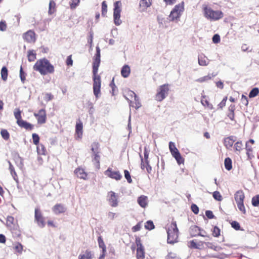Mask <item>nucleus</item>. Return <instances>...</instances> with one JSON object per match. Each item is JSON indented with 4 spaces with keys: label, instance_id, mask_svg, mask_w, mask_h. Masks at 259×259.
I'll return each mask as SVG.
<instances>
[{
    "label": "nucleus",
    "instance_id": "nucleus-15",
    "mask_svg": "<svg viewBox=\"0 0 259 259\" xmlns=\"http://www.w3.org/2000/svg\"><path fill=\"white\" fill-rule=\"evenodd\" d=\"M128 96H129L131 98V99L128 98L127 97H125L126 100L130 101V102H132V100L134 98L135 100V106L133 105V107H135V108L137 109H138L139 107H141V103L139 102V99L138 96L136 94V93L132 91H129L128 92L127 94Z\"/></svg>",
    "mask_w": 259,
    "mask_h": 259
},
{
    "label": "nucleus",
    "instance_id": "nucleus-58",
    "mask_svg": "<svg viewBox=\"0 0 259 259\" xmlns=\"http://www.w3.org/2000/svg\"><path fill=\"white\" fill-rule=\"evenodd\" d=\"M80 0H71L70 2V7L71 9H74L78 6Z\"/></svg>",
    "mask_w": 259,
    "mask_h": 259
},
{
    "label": "nucleus",
    "instance_id": "nucleus-33",
    "mask_svg": "<svg viewBox=\"0 0 259 259\" xmlns=\"http://www.w3.org/2000/svg\"><path fill=\"white\" fill-rule=\"evenodd\" d=\"M232 228H233L236 231H244V229L242 228L239 223L236 221H232L230 222Z\"/></svg>",
    "mask_w": 259,
    "mask_h": 259
},
{
    "label": "nucleus",
    "instance_id": "nucleus-12",
    "mask_svg": "<svg viewBox=\"0 0 259 259\" xmlns=\"http://www.w3.org/2000/svg\"><path fill=\"white\" fill-rule=\"evenodd\" d=\"M104 174L109 178L116 181H119L122 178V175L119 171H114L111 167H108L107 169L104 171Z\"/></svg>",
    "mask_w": 259,
    "mask_h": 259
},
{
    "label": "nucleus",
    "instance_id": "nucleus-34",
    "mask_svg": "<svg viewBox=\"0 0 259 259\" xmlns=\"http://www.w3.org/2000/svg\"><path fill=\"white\" fill-rule=\"evenodd\" d=\"M1 74L2 80H3L4 81L7 80L8 78V70L6 66H4L2 68Z\"/></svg>",
    "mask_w": 259,
    "mask_h": 259
},
{
    "label": "nucleus",
    "instance_id": "nucleus-25",
    "mask_svg": "<svg viewBox=\"0 0 259 259\" xmlns=\"http://www.w3.org/2000/svg\"><path fill=\"white\" fill-rule=\"evenodd\" d=\"M245 196L242 190H240L236 191L234 194V199L236 202H244Z\"/></svg>",
    "mask_w": 259,
    "mask_h": 259
},
{
    "label": "nucleus",
    "instance_id": "nucleus-44",
    "mask_svg": "<svg viewBox=\"0 0 259 259\" xmlns=\"http://www.w3.org/2000/svg\"><path fill=\"white\" fill-rule=\"evenodd\" d=\"M55 6L56 3L53 0H51L49 3V14L52 15L54 13Z\"/></svg>",
    "mask_w": 259,
    "mask_h": 259
},
{
    "label": "nucleus",
    "instance_id": "nucleus-53",
    "mask_svg": "<svg viewBox=\"0 0 259 259\" xmlns=\"http://www.w3.org/2000/svg\"><path fill=\"white\" fill-rule=\"evenodd\" d=\"M127 130L128 131L129 133L128 135V139L130 137V135L132 133V124H131V114H129L128 117V123L127 125Z\"/></svg>",
    "mask_w": 259,
    "mask_h": 259
},
{
    "label": "nucleus",
    "instance_id": "nucleus-42",
    "mask_svg": "<svg viewBox=\"0 0 259 259\" xmlns=\"http://www.w3.org/2000/svg\"><path fill=\"white\" fill-rule=\"evenodd\" d=\"M259 94V89L258 88H253L249 93V97L250 98L256 97Z\"/></svg>",
    "mask_w": 259,
    "mask_h": 259
},
{
    "label": "nucleus",
    "instance_id": "nucleus-55",
    "mask_svg": "<svg viewBox=\"0 0 259 259\" xmlns=\"http://www.w3.org/2000/svg\"><path fill=\"white\" fill-rule=\"evenodd\" d=\"M237 206L240 211H241L243 214L246 213V210L244 205V202H236Z\"/></svg>",
    "mask_w": 259,
    "mask_h": 259
},
{
    "label": "nucleus",
    "instance_id": "nucleus-6",
    "mask_svg": "<svg viewBox=\"0 0 259 259\" xmlns=\"http://www.w3.org/2000/svg\"><path fill=\"white\" fill-rule=\"evenodd\" d=\"M121 3L120 1H116L114 3L113 21L114 23L116 26L120 25L122 23L120 19L121 12Z\"/></svg>",
    "mask_w": 259,
    "mask_h": 259
},
{
    "label": "nucleus",
    "instance_id": "nucleus-23",
    "mask_svg": "<svg viewBox=\"0 0 259 259\" xmlns=\"http://www.w3.org/2000/svg\"><path fill=\"white\" fill-rule=\"evenodd\" d=\"M139 156L141 159V168L143 170L146 168L147 172L150 174L152 171V167L150 165L149 162L144 163L142 155L139 153Z\"/></svg>",
    "mask_w": 259,
    "mask_h": 259
},
{
    "label": "nucleus",
    "instance_id": "nucleus-41",
    "mask_svg": "<svg viewBox=\"0 0 259 259\" xmlns=\"http://www.w3.org/2000/svg\"><path fill=\"white\" fill-rule=\"evenodd\" d=\"M212 235L214 237H218L221 235V229L217 226H213L211 230Z\"/></svg>",
    "mask_w": 259,
    "mask_h": 259
},
{
    "label": "nucleus",
    "instance_id": "nucleus-52",
    "mask_svg": "<svg viewBox=\"0 0 259 259\" xmlns=\"http://www.w3.org/2000/svg\"><path fill=\"white\" fill-rule=\"evenodd\" d=\"M16 223L14 218L11 215H8L7 218V226L10 227L11 225H13Z\"/></svg>",
    "mask_w": 259,
    "mask_h": 259
},
{
    "label": "nucleus",
    "instance_id": "nucleus-10",
    "mask_svg": "<svg viewBox=\"0 0 259 259\" xmlns=\"http://www.w3.org/2000/svg\"><path fill=\"white\" fill-rule=\"evenodd\" d=\"M100 145L98 142H93L91 145V150L92 151V161L94 162L95 161L100 160V156L99 155L100 153Z\"/></svg>",
    "mask_w": 259,
    "mask_h": 259
},
{
    "label": "nucleus",
    "instance_id": "nucleus-19",
    "mask_svg": "<svg viewBox=\"0 0 259 259\" xmlns=\"http://www.w3.org/2000/svg\"><path fill=\"white\" fill-rule=\"evenodd\" d=\"M75 175L81 179L87 180L88 179V174L85 171L84 169L80 168H76L74 171Z\"/></svg>",
    "mask_w": 259,
    "mask_h": 259
},
{
    "label": "nucleus",
    "instance_id": "nucleus-11",
    "mask_svg": "<svg viewBox=\"0 0 259 259\" xmlns=\"http://www.w3.org/2000/svg\"><path fill=\"white\" fill-rule=\"evenodd\" d=\"M83 134V123L81 121L80 118L76 120L74 138L76 140L81 139L82 137Z\"/></svg>",
    "mask_w": 259,
    "mask_h": 259
},
{
    "label": "nucleus",
    "instance_id": "nucleus-3",
    "mask_svg": "<svg viewBox=\"0 0 259 259\" xmlns=\"http://www.w3.org/2000/svg\"><path fill=\"white\" fill-rule=\"evenodd\" d=\"M166 232L167 234V242L168 244H174L178 242L179 229L176 221L171 222L170 227L166 229Z\"/></svg>",
    "mask_w": 259,
    "mask_h": 259
},
{
    "label": "nucleus",
    "instance_id": "nucleus-1",
    "mask_svg": "<svg viewBox=\"0 0 259 259\" xmlns=\"http://www.w3.org/2000/svg\"><path fill=\"white\" fill-rule=\"evenodd\" d=\"M101 63V50L98 46L96 47V53L93 57L92 64L93 80V93L95 97L97 99L101 95V78L98 74L99 67Z\"/></svg>",
    "mask_w": 259,
    "mask_h": 259
},
{
    "label": "nucleus",
    "instance_id": "nucleus-30",
    "mask_svg": "<svg viewBox=\"0 0 259 259\" xmlns=\"http://www.w3.org/2000/svg\"><path fill=\"white\" fill-rule=\"evenodd\" d=\"M224 165L225 168L228 171L232 169V160L231 158L227 157L225 158Z\"/></svg>",
    "mask_w": 259,
    "mask_h": 259
},
{
    "label": "nucleus",
    "instance_id": "nucleus-9",
    "mask_svg": "<svg viewBox=\"0 0 259 259\" xmlns=\"http://www.w3.org/2000/svg\"><path fill=\"white\" fill-rule=\"evenodd\" d=\"M34 221L37 225L42 228L46 225L45 218L42 216L41 211L39 208H35L34 211Z\"/></svg>",
    "mask_w": 259,
    "mask_h": 259
},
{
    "label": "nucleus",
    "instance_id": "nucleus-38",
    "mask_svg": "<svg viewBox=\"0 0 259 259\" xmlns=\"http://www.w3.org/2000/svg\"><path fill=\"white\" fill-rule=\"evenodd\" d=\"M231 254H225L224 253H220L219 254L211 255L210 257L219 259H225L229 257Z\"/></svg>",
    "mask_w": 259,
    "mask_h": 259
},
{
    "label": "nucleus",
    "instance_id": "nucleus-64",
    "mask_svg": "<svg viewBox=\"0 0 259 259\" xmlns=\"http://www.w3.org/2000/svg\"><path fill=\"white\" fill-rule=\"evenodd\" d=\"M141 228V223L138 222L135 226H133L132 230L133 232H136L140 230Z\"/></svg>",
    "mask_w": 259,
    "mask_h": 259
},
{
    "label": "nucleus",
    "instance_id": "nucleus-4",
    "mask_svg": "<svg viewBox=\"0 0 259 259\" xmlns=\"http://www.w3.org/2000/svg\"><path fill=\"white\" fill-rule=\"evenodd\" d=\"M203 10L204 16L210 21H217L224 16V14L221 11H215L207 6L204 7Z\"/></svg>",
    "mask_w": 259,
    "mask_h": 259
},
{
    "label": "nucleus",
    "instance_id": "nucleus-14",
    "mask_svg": "<svg viewBox=\"0 0 259 259\" xmlns=\"http://www.w3.org/2000/svg\"><path fill=\"white\" fill-rule=\"evenodd\" d=\"M23 37L29 43L35 42L36 41V34L33 30H29L23 34Z\"/></svg>",
    "mask_w": 259,
    "mask_h": 259
},
{
    "label": "nucleus",
    "instance_id": "nucleus-62",
    "mask_svg": "<svg viewBox=\"0 0 259 259\" xmlns=\"http://www.w3.org/2000/svg\"><path fill=\"white\" fill-rule=\"evenodd\" d=\"M23 245L20 242H17V244L15 246V249L16 251L18 253H21L23 250Z\"/></svg>",
    "mask_w": 259,
    "mask_h": 259
},
{
    "label": "nucleus",
    "instance_id": "nucleus-56",
    "mask_svg": "<svg viewBox=\"0 0 259 259\" xmlns=\"http://www.w3.org/2000/svg\"><path fill=\"white\" fill-rule=\"evenodd\" d=\"M224 144L227 149H230L233 146L232 142L230 141L228 138H225L224 139Z\"/></svg>",
    "mask_w": 259,
    "mask_h": 259
},
{
    "label": "nucleus",
    "instance_id": "nucleus-13",
    "mask_svg": "<svg viewBox=\"0 0 259 259\" xmlns=\"http://www.w3.org/2000/svg\"><path fill=\"white\" fill-rule=\"evenodd\" d=\"M201 231H203L204 233H206L205 231L203 230L202 228L197 225L191 226L190 228V234L191 237L196 236L209 237L208 236H205L204 234H202Z\"/></svg>",
    "mask_w": 259,
    "mask_h": 259
},
{
    "label": "nucleus",
    "instance_id": "nucleus-59",
    "mask_svg": "<svg viewBox=\"0 0 259 259\" xmlns=\"http://www.w3.org/2000/svg\"><path fill=\"white\" fill-rule=\"evenodd\" d=\"M205 216L208 219H215L216 217L213 213L212 211L210 210H206L205 212Z\"/></svg>",
    "mask_w": 259,
    "mask_h": 259
},
{
    "label": "nucleus",
    "instance_id": "nucleus-43",
    "mask_svg": "<svg viewBox=\"0 0 259 259\" xmlns=\"http://www.w3.org/2000/svg\"><path fill=\"white\" fill-rule=\"evenodd\" d=\"M32 139L33 140V143L36 146H38L39 144L40 137L38 134L36 133H33L32 134Z\"/></svg>",
    "mask_w": 259,
    "mask_h": 259
},
{
    "label": "nucleus",
    "instance_id": "nucleus-61",
    "mask_svg": "<svg viewBox=\"0 0 259 259\" xmlns=\"http://www.w3.org/2000/svg\"><path fill=\"white\" fill-rule=\"evenodd\" d=\"M110 86L112 89V95L114 96L115 95V92L116 91V90L117 91V88L114 83V78H113L112 81L110 82Z\"/></svg>",
    "mask_w": 259,
    "mask_h": 259
},
{
    "label": "nucleus",
    "instance_id": "nucleus-60",
    "mask_svg": "<svg viewBox=\"0 0 259 259\" xmlns=\"http://www.w3.org/2000/svg\"><path fill=\"white\" fill-rule=\"evenodd\" d=\"M8 162L9 163V169L10 170V173L11 175H14V176H16V172L15 171V168L12 163L10 161L8 160Z\"/></svg>",
    "mask_w": 259,
    "mask_h": 259
},
{
    "label": "nucleus",
    "instance_id": "nucleus-39",
    "mask_svg": "<svg viewBox=\"0 0 259 259\" xmlns=\"http://www.w3.org/2000/svg\"><path fill=\"white\" fill-rule=\"evenodd\" d=\"M1 135L3 139L6 141L10 139V134L7 130L3 128L1 130Z\"/></svg>",
    "mask_w": 259,
    "mask_h": 259
},
{
    "label": "nucleus",
    "instance_id": "nucleus-36",
    "mask_svg": "<svg viewBox=\"0 0 259 259\" xmlns=\"http://www.w3.org/2000/svg\"><path fill=\"white\" fill-rule=\"evenodd\" d=\"M36 54L34 52V50H29L28 51L27 57L29 62H33L36 59Z\"/></svg>",
    "mask_w": 259,
    "mask_h": 259
},
{
    "label": "nucleus",
    "instance_id": "nucleus-7",
    "mask_svg": "<svg viewBox=\"0 0 259 259\" xmlns=\"http://www.w3.org/2000/svg\"><path fill=\"white\" fill-rule=\"evenodd\" d=\"M17 119V123L19 126L27 131H31L34 128V125L26 120L22 119L21 114H14Z\"/></svg>",
    "mask_w": 259,
    "mask_h": 259
},
{
    "label": "nucleus",
    "instance_id": "nucleus-21",
    "mask_svg": "<svg viewBox=\"0 0 259 259\" xmlns=\"http://www.w3.org/2000/svg\"><path fill=\"white\" fill-rule=\"evenodd\" d=\"M14 160L16 164L20 169H23L24 167V159L21 157L18 153H16L14 156Z\"/></svg>",
    "mask_w": 259,
    "mask_h": 259
},
{
    "label": "nucleus",
    "instance_id": "nucleus-29",
    "mask_svg": "<svg viewBox=\"0 0 259 259\" xmlns=\"http://www.w3.org/2000/svg\"><path fill=\"white\" fill-rule=\"evenodd\" d=\"M136 243L137 246V251L143 252L145 251L144 246L143 245L140 237L136 236Z\"/></svg>",
    "mask_w": 259,
    "mask_h": 259
},
{
    "label": "nucleus",
    "instance_id": "nucleus-16",
    "mask_svg": "<svg viewBox=\"0 0 259 259\" xmlns=\"http://www.w3.org/2000/svg\"><path fill=\"white\" fill-rule=\"evenodd\" d=\"M205 242L200 241L197 242L196 240L193 239L188 242V247L191 249H197L201 250L203 248V245Z\"/></svg>",
    "mask_w": 259,
    "mask_h": 259
},
{
    "label": "nucleus",
    "instance_id": "nucleus-17",
    "mask_svg": "<svg viewBox=\"0 0 259 259\" xmlns=\"http://www.w3.org/2000/svg\"><path fill=\"white\" fill-rule=\"evenodd\" d=\"M109 198L108 200L110 202V204L112 207H116L118 205V195L113 192L110 191L109 192Z\"/></svg>",
    "mask_w": 259,
    "mask_h": 259
},
{
    "label": "nucleus",
    "instance_id": "nucleus-54",
    "mask_svg": "<svg viewBox=\"0 0 259 259\" xmlns=\"http://www.w3.org/2000/svg\"><path fill=\"white\" fill-rule=\"evenodd\" d=\"M171 15V12L170 13L169 15L168 16V17L169 18L170 21H174L175 20H178L180 19L181 14H179L178 13H176L175 14H174L173 15L170 16Z\"/></svg>",
    "mask_w": 259,
    "mask_h": 259
},
{
    "label": "nucleus",
    "instance_id": "nucleus-27",
    "mask_svg": "<svg viewBox=\"0 0 259 259\" xmlns=\"http://www.w3.org/2000/svg\"><path fill=\"white\" fill-rule=\"evenodd\" d=\"M131 73V69L128 65H124L121 69V76L124 78H127Z\"/></svg>",
    "mask_w": 259,
    "mask_h": 259
},
{
    "label": "nucleus",
    "instance_id": "nucleus-31",
    "mask_svg": "<svg viewBox=\"0 0 259 259\" xmlns=\"http://www.w3.org/2000/svg\"><path fill=\"white\" fill-rule=\"evenodd\" d=\"M37 120L38 124H44L46 123L47 120V114H34Z\"/></svg>",
    "mask_w": 259,
    "mask_h": 259
},
{
    "label": "nucleus",
    "instance_id": "nucleus-47",
    "mask_svg": "<svg viewBox=\"0 0 259 259\" xmlns=\"http://www.w3.org/2000/svg\"><path fill=\"white\" fill-rule=\"evenodd\" d=\"M198 59V63L200 66H206L207 65L205 56L199 55Z\"/></svg>",
    "mask_w": 259,
    "mask_h": 259
},
{
    "label": "nucleus",
    "instance_id": "nucleus-20",
    "mask_svg": "<svg viewBox=\"0 0 259 259\" xmlns=\"http://www.w3.org/2000/svg\"><path fill=\"white\" fill-rule=\"evenodd\" d=\"M66 209L64 205L61 203H57L53 207V211L56 214L64 213L66 211Z\"/></svg>",
    "mask_w": 259,
    "mask_h": 259
},
{
    "label": "nucleus",
    "instance_id": "nucleus-5",
    "mask_svg": "<svg viewBox=\"0 0 259 259\" xmlns=\"http://www.w3.org/2000/svg\"><path fill=\"white\" fill-rule=\"evenodd\" d=\"M168 146L171 155L175 158L178 165L183 164L185 161V159L181 155L179 150L176 147L175 143L170 141L168 143Z\"/></svg>",
    "mask_w": 259,
    "mask_h": 259
},
{
    "label": "nucleus",
    "instance_id": "nucleus-26",
    "mask_svg": "<svg viewBox=\"0 0 259 259\" xmlns=\"http://www.w3.org/2000/svg\"><path fill=\"white\" fill-rule=\"evenodd\" d=\"M97 241L99 247L101 249V253H107L106 246L101 235L98 236Z\"/></svg>",
    "mask_w": 259,
    "mask_h": 259
},
{
    "label": "nucleus",
    "instance_id": "nucleus-46",
    "mask_svg": "<svg viewBox=\"0 0 259 259\" xmlns=\"http://www.w3.org/2000/svg\"><path fill=\"white\" fill-rule=\"evenodd\" d=\"M251 204L254 207H257L259 206V194H257L252 198Z\"/></svg>",
    "mask_w": 259,
    "mask_h": 259
},
{
    "label": "nucleus",
    "instance_id": "nucleus-49",
    "mask_svg": "<svg viewBox=\"0 0 259 259\" xmlns=\"http://www.w3.org/2000/svg\"><path fill=\"white\" fill-rule=\"evenodd\" d=\"M124 178L127 180V182L129 184H131L133 182V180L132 179V177L130 171L127 169L124 170Z\"/></svg>",
    "mask_w": 259,
    "mask_h": 259
},
{
    "label": "nucleus",
    "instance_id": "nucleus-28",
    "mask_svg": "<svg viewBox=\"0 0 259 259\" xmlns=\"http://www.w3.org/2000/svg\"><path fill=\"white\" fill-rule=\"evenodd\" d=\"M93 255L94 254L92 253L91 250L87 249L84 253L79 255L78 259H92Z\"/></svg>",
    "mask_w": 259,
    "mask_h": 259
},
{
    "label": "nucleus",
    "instance_id": "nucleus-57",
    "mask_svg": "<svg viewBox=\"0 0 259 259\" xmlns=\"http://www.w3.org/2000/svg\"><path fill=\"white\" fill-rule=\"evenodd\" d=\"M191 210L195 214H197L199 212V208L195 203H192L191 205Z\"/></svg>",
    "mask_w": 259,
    "mask_h": 259
},
{
    "label": "nucleus",
    "instance_id": "nucleus-22",
    "mask_svg": "<svg viewBox=\"0 0 259 259\" xmlns=\"http://www.w3.org/2000/svg\"><path fill=\"white\" fill-rule=\"evenodd\" d=\"M137 202L142 208H146L148 205V197L143 195L140 196L138 197Z\"/></svg>",
    "mask_w": 259,
    "mask_h": 259
},
{
    "label": "nucleus",
    "instance_id": "nucleus-2",
    "mask_svg": "<svg viewBox=\"0 0 259 259\" xmlns=\"http://www.w3.org/2000/svg\"><path fill=\"white\" fill-rule=\"evenodd\" d=\"M33 69L42 75L53 73L55 71L54 66L45 58L37 60L33 65Z\"/></svg>",
    "mask_w": 259,
    "mask_h": 259
},
{
    "label": "nucleus",
    "instance_id": "nucleus-35",
    "mask_svg": "<svg viewBox=\"0 0 259 259\" xmlns=\"http://www.w3.org/2000/svg\"><path fill=\"white\" fill-rule=\"evenodd\" d=\"M144 227L145 229L149 231L152 230L155 228L154 223L152 220L147 221L145 223Z\"/></svg>",
    "mask_w": 259,
    "mask_h": 259
},
{
    "label": "nucleus",
    "instance_id": "nucleus-32",
    "mask_svg": "<svg viewBox=\"0 0 259 259\" xmlns=\"http://www.w3.org/2000/svg\"><path fill=\"white\" fill-rule=\"evenodd\" d=\"M216 74H208V75L203 76L202 77H200L198 79H197L196 81L197 82H203L206 81H207L208 80L211 79L212 77H215L216 76Z\"/></svg>",
    "mask_w": 259,
    "mask_h": 259
},
{
    "label": "nucleus",
    "instance_id": "nucleus-50",
    "mask_svg": "<svg viewBox=\"0 0 259 259\" xmlns=\"http://www.w3.org/2000/svg\"><path fill=\"white\" fill-rule=\"evenodd\" d=\"M149 150L147 149L146 146H145L144 149V163H148L149 162V161L148 160L149 158Z\"/></svg>",
    "mask_w": 259,
    "mask_h": 259
},
{
    "label": "nucleus",
    "instance_id": "nucleus-37",
    "mask_svg": "<svg viewBox=\"0 0 259 259\" xmlns=\"http://www.w3.org/2000/svg\"><path fill=\"white\" fill-rule=\"evenodd\" d=\"M36 149L38 155H46V149L43 144H40L37 146Z\"/></svg>",
    "mask_w": 259,
    "mask_h": 259
},
{
    "label": "nucleus",
    "instance_id": "nucleus-63",
    "mask_svg": "<svg viewBox=\"0 0 259 259\" xmlns=\"http://www.w3.org/2000/svg\"><path fill=\"white\" fill-rule=\"evenodd\" d=\"M212 40L214 44H218L221 41L220 36L219 34H215L213 35Z\"/></svg>",
    "mask_w": 259,
    "mask_h": 259
},
{
    "label": "nucleus",
    "instance_id": "nucleus-24",
    "mask_svg": "<svg viewBox=\"0 0 259 259\" xmlns=\"http://www.w3.org/2000/svg\"><path fill=\"white\" fill-rule=\"evenodd\" d=\"M184 10V2H182L181 3L176 5L174 8L171 11V15H173L174 14L176 13H178L179 14H181V12H183Z\"/></svg>",
    "mask_w": 259,
    "mask_h": 259
},
{
    "label": "nucleus",
    "instance_id": "nucleus-18",
    "mask_svg": "<svg viewBox=\"0 0 259 259\" xmlns=\"http://www.w3.org/2000/svg\"><path fill=\"white\" fill-rule=\"evenodd\" d=\"M11 230L12 233L16 237H20L21 236V230L20 227L18 224V220H16V223L12 225V226H10Z\"/></svg>",
    "mask_w": 259,
    "mask_h": 259
},
{
    "label": "nucleus",
    "instance_id": "nucleus-48",
    "mask_svg": "<svg viewBox=\"0 0 259 259\" xmlns=\"http://www.w3.org/2000/svg\"><path fill=\"white\" fill-rule=\"evenodd\" d=\"M213 198L218 201H221L223 199V197L220 192L215 191L212 193Z\"/></svg>",
    "mask_w": 259,
    "mask_h": 259
},
{
    "label": "nucleus",
    "instance_id": "nucleus-45",
    "mask_svg": "<svg viewBox=\"0 0 259 259\" xmlns=\"http://www.w3.org/2000/svg\"><path fill=\"white\" fill-rule=\"evenodd\" d=\"M20 78L21 79V82L24 83L26 80V73L24 71L23 68L22 66V65L20 67V74H19Z\"/></svg>",
    "mask_w": 259,
    "mask_h": 259
},
{
    "label": "nucleus",
    "instance_id": "nucleus-40",
    "mask_svg": "<svg viewBox=\"0 0 259 259\" xmlns=\"http://www.w3.org/2000/svg\"><path fill=\"white\" fill-rule=\"evenodd\" d=\"M152 4V0H140V6L145 9L149 7Z\"/></svg>",
    "mask_w": 259,
    "mask_h": 259
},
{
    "label": "nucleus",
    "instance_id": "nucleus-51",
    "mask_svg": "<svg viewBox=\"0 0 259 259\" xmlns=\"http://www.w3.org/2000/svg\"><path fill=\"white\" fill-rule=\"evenodd\" d=\"M102 16L105 17L107 12V5L106 1L102 2Z\"/></svg>",
    "mask_w": 259,
    "mask_h": 259
},
{
    "label": "nucleus",
    "instance_id": "nucleus-8",
    "mask_svg": "<svg viewBox=\"0 0 259 259\" xmlns=\"http://www.w3.org/2000/svg\"><path fill=\"white\" fill-rule=\"evenodd\" d=\"M169 88L167 84L160 85L156 95V100L159 101H162L166 97V94H167Z\"/></svg>",
    "mask_w": 259,
    "mask_h": 259
}]
</instances>
